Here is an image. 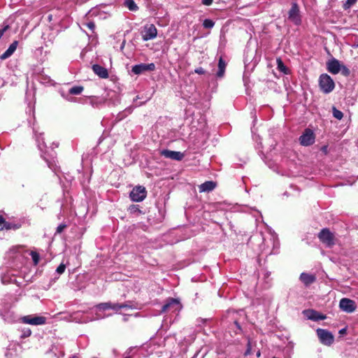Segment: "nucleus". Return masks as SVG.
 Wrapping results in <instances>:
<instances>
[{
	"label": "nucleus",
	"mask_w": 358,
	"mask_h": 358,
	"mask_svg": "<svg viewBox=\"0 0 358 358\" xmlns=\"http://www.w3.org/2000/svg\"><path fill=\"white\" fill-rule=\"evenodd\" d=\"M235 324H236V325L238 327V329H240V326H239V324H238V322H235Z\"/></svg>",
	"instance_id": "47"
},
{
	"label": "nucleus",
	"mask_w": 358,
	"mask_h": 358,
	"mask_svg": "<svg viewBox=\"0 0 358 358\" xmlns=\"http://www.w3.org/2000/svg\"><path fill=\"white\" fill-rule=\"evenodd\" d=\"M155 69L154 63L136 64L132 67V72L136 75H139L145 71H152Z\"/></svg>",
	"instance_id": "11"
},
{
	"label": "nucleus",
	"mask_w": 358,
	"mask_h": 358,
	"mask_svg": "<svg viewBox=\"0 0 358 358\" xmlns=\"http://www.w3.org/2000/svg\"><path fill=\"white\" fill-rule=\"evenodd\" d=\"M120 306L118 303H112V302H106L101 303L95 306V308L98 310H113L115 312H118L120 310Z\"/></svg>",
	"instance_id": "14"
},
{
	"label": "nucleus",
	"mask_w": 358,
	"mask_h": 358,
	"mask_svg": "<svg viewBox=\"0 0 358 358\" xmlns=\"http://www.w3.org/2000/svg\"><path fill=\"white\" fill-rule=\"evenodd\" d=\"M182 308V305L178 299H168L165 304L162 306V313L164 312H179Z\"/></svg>",
	"instance_id": "2"
},
{
	"label": "nucleus",
	"mask_w": 358,
	"mask_h": 358,
	"mask_svg": "<svg viewBox=\"0 0 358 358\" xmlns=\"http://www.w3.org/2000/svg\"><path fill=\"white\" fill-rule=\"evenodd\" d=\"M126 358H129V357H126Z\"/></svg>",
	"instance_id": "50"
},
{
	"label": "nucleus",
	"mask_w": 358,
	"mask_h": 358,
	"mask_svg": "<svg viewBox=\"0 0 358 358\" xmlns=\"http://www.w3.org/2000/svg\"><path fill=\"white\" fill-rule=\"evenodd\" d=\"M333 115L335 118H336L337 120H341L343 117V113L336 109L335 107H333Z\"/></svg>",
	"instance_id": "27"
},
{
	"label": "nucleus",
	"mask_w": 358,
	"mask_h": 358,
	"mask_svg": "<svg viewBox=\"0 0 358 358\" xmlns=\"http://www.w3.org/2000/svg\"><path fill=\"white\" fill-rule=\"evenodd\" d=\"M20 227V224H13V223L8 222L6 221L2 227V230L3 229H6V230L14 229V230H15V229H19Z\"/></svg>",
	"instance_id": "23"
},
{
	"label": "nucleus",
	"mask_w": 358,
	"mask_h": 358,
	"mask_svg": "<svg viewBox=\"0 0 358 358\" xmlns=\"http://www.w3.org/2000/svg\"><path fill=\"white\" fill-rule=\"evenodd\" d=\"M146 197V190L144 187L137 186L130 193V198L136 202L142 201Z\"/></svg>",
	"instance_id": "9"
},
{
	"label": "nucleus",
	"mask_w": 358,
	"mask_h": 358,
	"mask_svg": "<svg viewBox=\"0 0 358 358\" xmlns=\"http://www.w3.org/2000/svg\"><path fill=\"white\" fill-rule=\"evenodd\" d=\"M125 6L132 11L136 10L138 9V6L136 3L133 0H126Z\"/></svg>",
	"instance_id": "24"
},
{
	"label": "nucleus",
	"mask_w": 358,
	"mask_h": 358,
	"mask_svg": "<svg viewBox=\"0 0 358 358\" xmlns=\"http://www.w3.org/2000/svg\"><path fill=\"white\" fill-rule=\"evenodd\" d=\"M8 29V25H6L0 29V38L3 36V34Z\"/></svg>",
	"instance_id": "40"
},
{
	"label": "nucleus",
	"mask_w": 358,
	"mask_h": 358,
	"mask_svg": "<svg viewBox=\"0 0 358 358\" xmlns=\"http://www.w3.org/2000/svg\"><path fill=\"white\" fill-rule=\"evenodd\" d=\"M141 34L143 40L147 41L157 37V30L154 24H146L144 26Z\"/></svg>",
	"instance_id": "6"
},
{
	"label": "nucleus",
	"mask_w": 358,
	"mask_h": 358,
	"mask_svg": "<svg viewBox=\"0 0 358 358\" xmlns=\"http://www.w3.org/2000/svg\"><path fill=\"white\" fill-rule=\"evenodd\" d=\"M276 62H277V65H278V70L280 71L281 72H283L284 73L287 74V69L286 68V66L283 64V62L281 60V59L278 58Z\"/></svg>",
	"instance_id": "25"
},
{
	"label": "nucleus",
	"mask_w": 358,
	"mask_h": 358,
	"mask_svg": "<svg viewBox=\"0 0 358 358\" xmlns=\"http://www.w3.org/2000/svg\"><path fill=\"white\" fill-rule=\"evenodd\" d=\"M357 0H346L345 2L343 3V8L345 10H348L350 8H351L354 4H355V3L357 2Z\"/></svg>",
	"instance_id": "29"
},
{
	"label": "nucleus",
	"mask_w": 358,
	"mask_h": 358,
	"mask_svg": "<svg viewBox=\"0 0 358 358\" xmlns=\"http://www.w3.org/2000/svg\"><path fill=\"white\" fill-rule=\"evenodd\" d=\"M18 45V41H13L8 47V48L0 56V59L3 60L10 57L16 50Z\"/></svg>",
	"instance_id": "16"
},
{
	"label": "nucleus",
	"mask_w": 358,
	"mask_h": 358,
	"mask_svg": "<svg viewBox=\"0 0 358 358\" xmlns=\"http://www.w3.org/2000/svg\"><path fill=\"white\" fill-rule=\"evenodd\" d=\"M251 351H252V345H251V341L249 339L248 341V344H247V350L245 352V355L248 356V355H250L251 354Z\"/></svg>",
	"instance_id": "34"
},
{
	"label": "nucleus",
	"mask_w": 358,
	"mask_h": 358,
	"mask_svg": "<svg viewBox=\"0 0 358 358\" xmlns=\"http://www.w3.org/2000/svg\"><path fill=\"white\" fill-rule=\"evenodd\" d=\"M1 280H2V282H3V284H6V283H8V282H14V281H15V279H13H13H10V280H8L7 279L6 276H3V277L1 278Z\"/></svg>",
	"instance_id": "36"
},
{
	"label": "nucleus",
	"mask_w": 358,
	"mask_h": 358,
	"mask_svg": "<svg viewBox=\"0 0 358 358\" xmlns=\"http://www.w3.org/2000/svg\"><path fill=\"white\" fill-rule=\"evenodd\" d=\"M83 91V87L81 86H74L69 90V93L71 94H80Z\"/></svg>",
	"instance_id": "26"
},
{
	"label": "nucleus",
	"mask_w": 358,
	"mask_h": 358,
	"mask_svg": "<svg viewBox=\"0 0 358 358\" xmlns=\"http://www.w3.org/2000/svg\"><path fill=\"white\" fill-rule=\"evenodd\" d=\"M99 310H97V311L95 313V316L94 317H89L88 320H78L77 318H75V320L78 322V323H87L88 322H92V321H94V320H101V319H103L105 317V315H102L101 314H100L99 313Z\"/></svg>",
	"instance_id": "21"
},
{
	"label": "nucleus",
	"mask_w": 358,
	"mask_h": 358,
	"mask_svg": "<svg viewBox=\"0 0 358 358\" xmlns=\"http://www.w3.org/2000/svg\"><path fill=\"white\" fill-rule=\"evenodd\" d=\"M194 72L196 73H198V74H203L205 73L204 70L203 68L201 67H199V68H197L194 70Z\"/></svg>",
	"instance_id": "41"
},
{
	"label": "nucleus",
	"mask_w": 358,
	"mask_h": 358,
	"mask_svg": "<svg viewBox=\"0 0 358 358\" xmlns=\"http://www.w3.org/2000/svg\"><path fill=\"white\" fill-rule=\"evenodd\" d=\"M65 268H66V266H65V264H59V266L57 268V269H56V272H57L58 274L61 275V274H62V273L64 272Z\"/></svg>",
	"instance_id": "33"
},
{
	"label": "nucleus",
	"mask_w": 358,
	"mask_h": 358,
	"mask_svg": "<svg viewBox=\"0 0 358 358\" xmlns=\"http://www.w3.org/2000/svg\"><path fill=\"white\" fill-rule=\"evenodd\" d=\"M345 332V329H341V330L339 331V333H340L341 334H344Z\"/></svg>",
	"instance_id": "45"
},
{
	"label": "nucleus",
	"mask_w": 358,
	"mask_h": 358,
	"mask_svg": "<svg viewBox=\"0 0 358 358\" xmlns=\"http://www.w3.org/2000/svg\"><path fill=\"white\" fill-rule=\"evenodd\" d=\"M31 331L29 329H27L24 331V333L22 334V337H28L31 335Z\"/></svg>",
	"instance_id": "39"
},
{
	"label": "nucleus",
	"mask_w": 358,
	"mask_h": 358,
	"mask_svg": "<svg viewBox=\"0 0 358 358\" xmlns=\"http://www.w3.org/2000/svg\"><path fill=\"white\" fill-rule=\"evenodd\" d=\"M216 185L213 181H206L199 185V189L200 192H206L213 190Z\"/></svg>",
	"instance_id": "18"
},
{
	"label": "nucleus",
	"mask_w": 358,
	"mask_h": 358,
	"mask_svg": "<svg viewBox=\"0 0 358 358\" xmlns=\"http://www.w3.org/2000/svg\"><path fill=\"white\" fill-rule=\"evenodd\" d=\"M300 280L306 285H309L315 282V277L313 275L302 273L300 275Z\"/></svg>",
	"instance_id": "19"
},
{
	"label": "nucleus",
	"mask_w": 358,
	"mask_h": 358,
	"mask_svg": "<svg viewBox=\"0 0 358 358\" xmlns=\"http://www.w3.org/2000/svg\"><path fill=\"white\" fill-rule=\"evenodd\" d=\"M161 155L166 158L180 161L182 159L184 155L178 151H172L169 150H164L161 152Z\"/></svg>",
	"instance_id": "15"
},
{
	"label": "nucleus",
	"mask_w": 358,
	"mask_h": 358,
	"mask_svg": "<svg viewBox=\"0 0 358 358\" xmlns=\"http://www.w3.org/2000/svg\"><path fill=\"white\" fill-rule=\"evenodd\" d=\"M215 22L210 19H206L203 22V26L206 29H211L214 27Z\"/></svg>",
	"instance_id": "28"
},
{
	"label": "nucleus",
	"mask_w": 358,
	"mask_h": 358,
	"mask_svg": "<svg viewBox=\"0 0 358 358\" xmlns=\"http://www.w3.org/2000/svg\"><path fill=\"white\" fill-rule=\"evenodd\" d=\"M86 25H87V27L90 29H91V30H92V31H93V30L94 29V28H95V24H94V23L93 22H87V23L86 24Z\"/></svg>",
	"instance_id": "37"
},
{
	"label": "nucleus",
	"mask_w": 358,
	"mask_h": 358,
	"mask_svg": "<svg viewBox=\"0 0 358 358\" xmlns=\"http://www.w3.org/2000/svg\"><path fill=\"white\" fill-rule=\"evenodd\" d=\"M31 258H32V260L34 262V265H37L38 262H39V255L37 252H31Z\"/></svg>",
	"instance_id": "32"
},
{
	"label": "nucleus",
	"mask_w": 358,
	"mask_h": 358,
	"mask_svg": "<svg viewBox=\"0 0 358 358\" xmlns=\"http://www.w3.org/2000/svg\"><path fill=\"white\" fill-rule=\"evenodd\" d=\"M75 318H77L78 320H84L89 319V317H84L83 315L80 312L76 313L72 315V320L77 322L75 320Z\"/></svg>",
	"instance_id": "31"
},
{
	"label": "nucleus",
	"mask_w": 358,
	"mask_h": 358,
	"mask_svg": "<svg viewBox=\"0 0 358 358\" xmlns=\"http://www.w3.org/2000/svg\"><path fill=\"white\" fill-rule=\"evenodd\" d=\"M261 356V352L259 350L257 352V357H259Z\"/></svg>",
	"instance_id": "46"
},
{
	"label": "nucleus",
	"mask_w": 358,
	"mask_h": 358,
	"mask_svg": "<svg viewBox=\"0 0 358 358\" xmlns=\"http://www.w3.org/2000/svg\"><path fill=\"white\" fill-rule=\"evenodd\" d=\"M225 68H226V63L223 60V59L222 57H220L219 59V63H218L219 70L217 73V76L218 77H222L224 76Z\"/></svg>",
	"instance_id": "22"
},
{
	"label": "nucleus",
	"mask_w": 358,
	"mask_h": 358,
	"mask_svg": "<svg viewBox=\"0 0 358 358\" xmlns=\"http://www.w3.org/2000/svg\"><path fill=\"white\" fill-rule=\"evenodd\" d=\"M339 308L347 313H352L357 309V304L350 299L343 298L340 300Z\"/></svg>",
	"instance_id": "7"
},
{
	"label": "nucleus",
	"mask_w": 358,
	"mask_h": 358,
	"mask_svg": "<svg viewBox=\"0 0 358 358\" xmlns=\"http://www.w3.org/2000/svg\"><path fill=\"white\" fill-rule=\"evenodd\" d=\"M320 90L325 94L332 92L335 87L333 79L327 73H323L319 78Z\"/></svg>",
	"instance_id": "1"
},
{
	"label": "nucleus",
	"mask_w": 358,
	"mask_h": 358,
	"mask_svg": "<svg viewBox=\"0 0 358 358\" xmlns=\"http://www.w3.org/2000/svg\"><path fill=\"white\" fill-rule=\"evenodd\" d=\"M35 135L36 136V141L38 142V147L41 150H43V148H45L44 143L43 142L41 144L40 143V138L42 136V134L40 133L38 135L37 134L38 131L34 130Z\"/></svg>",
	"instance_id": "30"
},
{
	"label": "nucleus",
	"mask_w": 358,
	"mask_h": 358,
	"mask_svg": "<svg viewBox=\"0 0 358 358\" xmlns=\"http://www.w3.org/2000/svg\"><path fill=\"white\" fill-rule=\"evenodd\" d=\"M303 315L308 319L313 321H318L326 319V315L320 313L313 309H308L303 311Z\"/></svg>",
	"instance_id": "12"
},
{
	"label": "nucleus",
	"mask_w": 358,
	"mask_h": 358,
	"mask_svg": "<svg viewBox=\"0 0 358 358\" xmlns=\"http://www.w3.org/2000/svg\"><path fill=\"white\" fill-rule=\"evenodd\" d=\"M288 18L294 24L299 25L301 22L299 8L296 3H292V8L288 13Z\"/></svg>",
	"instance_id": "8"
},
{
	"label": "nucleus",
	"mask_w": 358,
	"mask_h": 358,
	"mask_svg": "<svg viewBox=\"0 0 358 358\" xmlns=\"http://www.w3.org/2000/svg\"><path fill=\"white\" fill-rule=\"evenodd\" d=\"M5 222L6 220H4V218L1 215H0V230H2V227Z\"/></svg>",
	"instance_id": "43"
},
{
	"label": "nucleus",
	"mask_w": 358,
	"mask_h": 358,
	"mask_svg": "<svg viewBox=\"0 0 358 358\" xmlns=\"http://www.w3.org/2000/svg\"><path fill=\"white\" fill-rule=\"evenodd\" d=\"M0 315L1 317L7 322H13L15 321V316L13 315V313L8 311H3L1 310Z\"/></svg>",
	"instance_id": "20"
},
{
	"label": "nucleus",
	"mask_w": 358,
	"mask_h": 358,
	"mask_svg": "<svg viewBox=\"0 0 358 358\" xmlns=\"http://www.w3.org/2000/svg\"><path fill=\"white\" fill-rule=\"evenodd\" d=\"M320 241L327 247H331L335 244L334 234L327 229H323L318 234Z\"/></svg>",
	"instance_id": "3"
},
{
	"label": "nucleus",
	"mask_w": 358,
	"mask_h": 358,
	"mask_svg": "<svg viewBox=\"0 0 358 358\" xmlns=\"http://www.w3.org/2000/svg\"><path fill=\"white\" fill-rule=\"evenodd\" d=\"M66 227V225L65 224H59L57 227V233H61L64 229Z\"/></svg>",
	"instance_id": "38"
},
{
	"label": "nucleus",
	"mask_w": 358,
	"mask_h": 358,
	"mask_svg": "<svg viewBox=\"0 0 358 358\" xmlns=\"http://www.w3.org/2000/svg\"><path fill=\"white\" fill-rule=\"evenodd\" d=\"M92 70L95 74H96L98 76H99L101 78H106L108 76V73L107 69L100 65L94 64L92 66Z\"/></svg>",
	"instance_id": "17"
},
{
	"label": "nucleus",
	"mask_w": 358,
	"mask_h": 358,
	"mask_svg": "<svg viewBox=\"0 0 358 358\" xmlns=\"http://www.w3.org/2000/svg\"><path fill=\"white\" fill-rule=\"evenodd\" d=\"M69 358H78V357H76V356H73V357H69Z\"/></svg>",
	"instance_id": "49"
},
{
	"label": "nucleus",
	"mask_w": 358,
	"mask_h": 358,
	"mask_svg": "<svg viewBox=\"0 0 358 358\" xmlns=\"http://www.w3.org/2000/svg\"><path fill=\"white\" fill-rule=\"evenodd\" d=\"M343 69V73L345 74V75H348L350 71H349V69L348 68H346L345 66H343L342 68Z\"/></svg>",
	"instance_id": "44"
},
{
	"label": "nucleus",
	"mask_w": 358,
	"mask_h": 358,
	"mask_svg": "<svg viewBox=\"0 0 358 358\" xmlns=\"http://www.w3.org/2000/svg\"><path fill=\"white\" fill-rule=\"evenodd\" d=\"M316 332L320 341L323 345H330L334 343V337L330 331L326 329H317Z\"/></svg>",
	"instance_id": "4"
},
{
	"label": "nucleus",
	"mask_w": 358,
	"mask_h": 358,
	"mask_svg": "<svg viewBox=\"0 0 358 358\" xmlns=\"http://www.w3.org/2000/svg\"><path fill=\"white\" fill-rule=\"evenodd\" d=\"M119 306H120V310L121 308H133V307L128 303H119Z\"/></svg>",
	"instance_id": "35"
},
{
	"label": "nucleus",
	"mask_w": 358,
	"mask_h": 358,
	"mask_svg": "<svg viewBox=\"0 0 358 358\" xmlns=\"http://www.w3.org/2000/svg\"><path fill=\"white\" fill-rule=\"evenodd\" d=\"M327 69L329 73L337 74L341 70V65L338 59L333 58L327 62Z\"/></svg>",
	"instance_id": "13"
},
{
	"label": "nucleus",
	"mask_w": 358,
	"mask_h": 358,
	"mask_svg": "<svg viewBox=\"0 0 358 358\" xmlns=\"http://www.w3.org/2000/svg\"><path fill=\"white\" fill-rule=\"evenodd\" d=\"M23 323L31 325H42L45 324L46 318L43 316L27 315L22 317Z\"/></svg>",
	"instance_id": "10"
},
{
	"label": "nucleus",
	"mask_w": 358,
	"mask_h": 358,
	"mask_svg": "<svg viewBox=\"0 0 358 358\" xmlns=\"http://www.w3.org/2000/svg\"><path fill=\"white\" fill-rule=\"evenodd\" d=\"M124 321H127V318L126 316H124V318H123Z\"/></svg>",
	"instance_id": "48"
},
{
	"label": "nucleus",
	"mask_w": 358,
	"mask_h": 358,
	"mask_svg": "<svg viewBox=\"0 0 358 358\" xmlns=\"http://www.w3.org/2000/svg\"><path fill=\"white\" fill-rule=\"evenodd\" d=\"M315 136L313 130L310 129H306L299 137V142L303 146H309L315 143Z\"/></svg>",
	"instance_id": "5"
},
{
	"label": "nucleus",
	"mask_w": 358,
	"mask_h": 358,
	"mask_svg": "<svg viewBox=\"0 0 358 358\" xmlns=\"http://www.w3.org/2000/svg\"><path fill=\"white\" fill-rule=\"evenodd\" d=\"M213 3V0H202V3L206 6H210Z\"/></svg>",
	"instance_id": "42"
}]
</instances>
